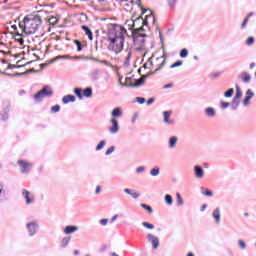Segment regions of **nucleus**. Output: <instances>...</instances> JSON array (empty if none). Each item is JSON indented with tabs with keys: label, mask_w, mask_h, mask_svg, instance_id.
<instances>
[{
	"label": "nucleus",
	"mask_w": 256,
	"mask_h": 256,
	"mask_svg": "<svg viewBox=\"0 0 256 256\" xmlns=\"http://www.w3.org/2000/svg\"><path fill=\"white\" fill-rule=\"evenodd\" d=\"M188 55H189V50H187V48H183L182 50H180L181 59L187 58Z\"/></svg>",
	"instance_id": "38"
},
{
	"label": "nucleus",
	"mask_w": 256,
	"mask_h": 256,
	"mask_svg": "<svg viewBox=\"0 0 256 256\" xmlns=\"http://www.w3.org/2000/svg\"><path fill=\"white\" fill-rule=\"evenodd\" d=\"M148 243H151L152 249H157L159 247V238L153 234H147L146 236Z\"/></svg>",
	"instance_id": "8"
},
{
	"label": "nucleus",
	"mask_w": 256,
	"mask_h": 256,
	"mask_svg": "<svg viewBox=\"0 0 256 256\" xmlns=\"http://www.w3.org/2000/svg\"><path fill=\"white\" fill-rule=\"evenodd\" d=\"M9 111H11V106L8 105L3 108V110L0 112L1 121L9 120Z\"/></svg>",
	"instance_id": "14"
},
{
	"label": "nucleus",
	"mask_w": 256,
	"mask_h": 256,
	"mask_svg": "<svg viewBox=\"0 0 256 256\" xmlns=\"http://www.w3.org/2000/svg\"><path fill=\"white\" fill-rule=\"evenodd\" d=\"M142 225L146 228V229H155V225L149 223V222H142Z\"/></svg>",
	"instance_id": "49"
},
{
	"label": "nucleus",
	"mask_w": 256,
	"mask_h": 256,
	"mask_svg": "<svg viewBox=\"0 0 256 256\" xmlns=\"http://www.w3.org/2000/svg\"><path fill=\"white\" fill-rule=\"evenodd\" d=\"M238 245L242 251H245V249H247V243H245L243 240H238Z\"/></svg>",
	"instance_id": "45"
},
{
	"label": "nucleus",
	"mask_w": 256,
	"mask_h": 256,
	"mask_svg": "<svg viewBox=\"0 0 256 256\" xmlns=\"http://www.w3.org/2000/svg\"><path fill=\"white\" fill-rule=\"evenodd\" d=\"M59 59H88L85 56H70V55H59L50 61V63H55V61H59Z\"/></svg>",
	"instance_id": "11"
},
{
	"label": "nucleus",
	"mask_w": 256,
	"mask_h": 256,
	"mask_svg": "<svg viewBox=\"0 0 256 256\" xmlns=\"http://www.w3.org/2000/svg\"><path fill=\"white\" fill-rule=\"evenodd\" d=\"M29 237H35L39 231V223L37 221H31L26 224Z\"/></svg>",
	"instance_id": "7"
},
{
	"label": "nucleus",
	"mask_w": 256,
	"mask_h": 256,
	"mask_svg": "<svg viewBox=\"0 0 256 256\" xmlns=\"http://www.w3.org/2000/svg\"><path fill=\"white\" fill-rule=\"evenodd\" d=\"M171 87H173V83H168L163 86V89H171Z\"/></svg>",
	"instance_id": "60"
},
{
	"label": "nucleus",
	"mask_w": 256,
	"mask_h": 256,
	"mask_svg": "<svg viewBox=\"0 0 256 256\" xmlns=\"http://www.w3.org/2000/svg\"><path fill=\"white\" fill-rule=\"evenodd\" d=\"M207 204H203L202 206H201V208H200V211L201 212H203V211H205L206 209H207Z\"/></svg>",
	"instance_id": "62"
},
{
	"label": "nucleus",
	"mask_w": 256,
	"mask_h": 256,
	"mask_svg": "<svg viewBox=\"0 0 256 256\" xmlns=\"http://www.w3.org/2000/svg\"><path fill=\"white\" fill-rule=\"evenodd\" d=\"M31 192H29L26 189L22 190V196L24 197V199L26 200V205H31V203H33L35 201L34 198H30Z\"/></svg>",
	"instance_id": "18"
},
{
	"label": "nucleus",
	"mask_w": 256,
	"mask_h": 256,
	"mask_svg": "<svg viewBox=\"0 0 256 256\" xmlns=\"http://www.w3.org/2000/svg\"><path fill=\"white\" fill-rule=\"evenodd\" d=\"M105 145H107V141L106 140H101L98 145L96 146V151H101V149H103V147H105Z\"/></svg>",
	"instance_id": "40"
},
{
	"label": "nucleus",
	"mask_w": 256,
	"mask_h": 256,
	"mask_svg": "<svg viewBox=\"0 0 256 256\" xmlns=\"http://www.w3.org/2000/svg\"><path fill=\"white\" fill-rule=\"evenodd\" d=\"M172 114H173V111H164L163 112V117H164L163 123L165 125H175V120L170 119Z\"/></svg>",
	"instance_id": "10"
},
{
	"label": "nucleus",
	"mask_w": 256,
	"mask_h": 256,
	"mask_svg": "<svg viewBox=\"0 0 256 256\" xmlns=\"http://www.w3.org/2000/svg\"><path fill=\"white\" fill-rule=\"evenodd\" d=\"M164 201L166 205H168V207H171V205H173V196H171L170 194H166L164 196Z\"/></svg>",
	"instance_id": "33"
},
{
	"label": "nucleus",
	"mask_w": 256,
	"mask_h": 256,
	"mask_svg": "<svg viewBox=\"0 0 256 256\" xmlns=\"http://www.w3.org/2000/svg\"><path fill=\"white\" fill-rule=\"evenodd\" d=\"M51 96H53V89L50 88V86L46 85L34 95V99L35 101H37V103H39L40 101H43L45 97Z\"/></svg>",
	"instance_id": "5"
},
{
	"label": "nucleus",
	"mask_w": 256,
	"mask_h": 256,
	"mask_svg": "<svg viewBox=\"0 0 256 256\" xmlns=\"http://www.w3.org/2000/svg\"><path fill=\"white\" fill-rule=\"evenodd\" d=\"M82 95L87 99L93 97V88L87 87L86 89L82 90Z\"/></svg>",
	"instance_id": "27"
},
{
	"label": "nucleus",
	"mask_w": 256,
	"mask_h": 256,
	"mask_svg": "<svg viewBox=\"0 0 256 256\" xmlns=\"http://www.w3.org/2000/svg\"><path fill=\"white\" fill-rule=\"evenodd\" d=\"M7 69H16V65L15 64H9L7 66Z\"/></svg>",
	"instance_id": "64"
},
{
	"label": "nucleus",
	"mask_w": 256,
	"mask_h": 256,
	"mask_svg": "<svg viewBox=\"0 0 256 256\" xmlns=\"http://www.w3.org/2000/svg\"><path fill=\"white\" fill-rule=\"evenodd\" d=\"M51 111L52 113H59V111H61V106H59V104L52 106Z\"/></svg>",
	"instance_id": "50"
},
{
	"label": "nucleus",
	"mask_w": 256,
	"mask_h": 256,
	"mask_svg": "<svg viewBox=\"0 0 256 256\" xmlns=\"http://www.w3.org/2000/svg\"><path fill=\"white\" fill-rule=\"evenodd\" d=\"M77 101V98L71 94H68L62 98V103L64 105H67V103H75Z\"/></svg>",
	"instance_id": "22"
},
{
	"label": "nucleus",
	"mask_w": 256,
	"mask_h": 256,
	"mask_svg": "<svg viewBox=\"0 0 256 256\" xmlns=\"http://www.w3.org/2000/svg\"><path fill=\"white\" fill-rule=\"evenodd\" d=\"M239 78L243 81V83H251V75L247 72H242L239 75Z\"/></svg>",
	"instance_id": "25"
},
{
	"label": "nucleus",
	"mask_w": 256,
	"mask_h": 256,
	"mask_svg": "<svg viewBox=\"0 0 256 256\" xmlns=\"http://www.w3.org/2000/svg\"><path fill=\"white\" fill-rule=\"evenodd\" d=\"M181 65H183V61L178 60V61L174 62L172 65H170V69H175V67H181Z\"/></svg>",
	"instance_id": "47"
},
{
	"label": "nucleus",
	"mask_w": 256,
	"mask_h": 256,
	"mask_svg": "<svg viewBox=\"0 0 256 256\" xmlns=\"http://www.w3.org/2000/svg\"><path fill=\"white\" fill-rule=\"evenodd\" d=\"M97 75H99V70H93L91 73V78L93 81H97Z\"/></svg>",
	"instance_id": "51"
},
{
	"label": "nucleus",
	"mask_w": 256,
	"mask_h": 256,
	"mask_svg": "<svg viewBox=\"0 0 256 256\" xmlns=\"http://www.w3.org/2000/svg\"><path fill=\"white\" fill-rule=\"evenodd\" d=\"M8 77H23V75H29V71L26 72H17L15 74H9L7 73Z\"/></svg>",
	"instance_id": "34"
},
{
	"label": "nucleus",
	"mask_w": 256,
	"mask_h": 256,
	"mask_svg": "<svg viewBox=\"0 0 256 256\" xmlns=\"http://www.w3.org/2000/svg\"><path fill=\"white\" fill-rule=\"evenodd\" d=\"M86 59H90L91 61H96V62H98V63H102L103 65H106L107 67H109V65H111V63L109 62V61H106V60H100V59H98V58H96V57H88V58H86Z\"/></svg>",
	"instance_id": "31"
},
{
	"label": "nucleus",
	"mask_w": 256,
	"mask_h": 256,
	"mask_svg": "<svg viewBox=\"0 0 256 256\" xmlns=\"http://www.w3.org/2000/svg\"><path fill=\"white\" fill-rule=\"evenodd\" d=\"M146 19H152L153 23H155V16L153 15H147Z\"/></svg>",
	"instance_id": "61"
},
{
	"label": "nucleus",
	"mask_w": 256,
	"mask_h": 256,
	"mask_svg": "<svg viewBox=\"0 0 256 256\" xmlns=\"http://www.w3.org/2000/svg\"><path fill=\"white\" fill-rule=\"evenodd\" d=\"M2 193L5 194V191H3V184L0 182V197Z\"/></svg>",
	"instance_id": "63"
},
{
	"label": "nucleus",
	"mask_w": 256,
	"mask_h": 256,
	"mask_svg": "<svg viewBox=\"0 0 256 256\" xmlns=\"http://www.w3.org/2000/svg\"><path fill=\"white\" fill-rule=\"evenodd\" d=\"M241 104V100H236L233 98V100L230 103V107L233 111H237L239 109V105Z\"/></svg>",
	"instance_id": "28"
},
{
	"label": "nucleus",
	"mask_w": 256,
	"mask_h": 256,
	"mask_svg": "<svg viewBox=\"0 0 256 256\" xmlns=\"http://www.w3.org/2000/svg\"><path fill=\"white\" fill-rule=\"evenodd\" d=\"M150 175H151L152 177H157V175H159V168H152V169L150 170Z\"/></svg>",
	"instance_id": "48"
},
{
	"label": "nucleus",
	"mask_w": 256,
	"mask_h": 256,
	"mask_svg": "<svg viewBox=\"0 0 256 256\" xmlns=\"http://www.w3.org/2000/svg\"><path fill=\"white\" fill-rule=\"evenodd\" d=\"M113 151H115V146H111L110 148H108L105 152V155H111V153H113Z\"/></svg>",
	"instance_id": "53"
},
{
	"label": "nucleus",
	"mask_w": 256,
	"mask_h": 256,
	"mask_svg": "<svg viewBox=\"0 0 256 256\" xmlns=\"http://www.w3.org/2000/svg\"><path fill=\"white\" fill-rule=\"evenodd\" d=\"M74 94L78 97V99H83V89L75 88Z\"/></svg>",
	"instance_id": "36"
},
{
	"label": "nucleus",
	"mask_w": 256,
	"mask_h": 256,
	"mask_svg": "<svg viewBox=\"0 0 256 256\" xmlns=\"http://www.w3.org/2000/svg\"><path fill=\"white\" fill-rule=\"evenodd\" d=\"M145 84V78L141 76L135 83H125L124 87H141V85Z\"/></svg>",
	"instance_id": "16"
},
{
	"label": "nucleus",
	"mask_w": 256,
	"mask_h": 256,
	"mask_svg": "<svg viewBox=\"0 0 256 256\" xmlns=\"http://www.w3.org/2000/svg\"><path fill=\"white\" fill-rule=\"evenodd\" d=\"M161 59H162V62L160 63L159 67H157L153 72H149L148 74L142 76L144 77L145 81H147V79H149L151 75H155L157 71H161L163 67H165V61H167V54L164 53V56L156 58V61H161Z\"/></svg>",
	"instance_id": "6"
},
{
	"label": "nucleus",
	"mask_w": 256,
	"mask_h": 256,
	"mask_svg": "<svg viewBox=\"0 0 256 256\" xmlns=\"http://www.w3.org/2000/svg\"><path fill=\"white\" fill-rule=\"evenodd\" d=\"M111 115H112L113 119H119V117L123 116V110H121V107H115L112 110Z\"/></svg>",
	"instance_id": "21"
},
{
	"label": "nucleus",
	"mask_w": 256,
	"mask_h": 256,
	"mask_svg": "<svg viewBox=\"0 0 256 256\" xmlns=\"http://www.w3.org/2000/svg\"><path fill=\"white\" fill-rule=\"evenodd\" d=\"M136 101L137 103H139V105H143V103H145V98L143 97H136Z\"/></svg>",
	"instance_id": "55"
},
{
	"label": "nucleus",
	"mask_w": 256,
	"mask_h": 256,
	"mask_svg": "<svg viewBox=\"0 0 256 256\" xmlns=\"http://www.w3.org/2000/svg\"><path fill=\"white\" fill-rule=\"evenodd\" d=\"M108 41L110 42L108 45L109 51H114L116 55H119V53L123 51V48L125 47V40L112 38L108 39Z\"/></svg>",
	"instance_id": "4"
},
{
	"label": "nucleus",
	"mask_w": 256,
	"mask_h": 256,
	"mask_svg": "<svg viewBox=\"0 0 256 256\" xmlns=\"http://www.w3.org/2000/svg\"><path fill=\"white\" fill-rule=\"evenodd\" d=\"M131 55H132V52L129 51L128 55L124 61V67H129L131 65Z\"/></svg>",
	"instance_id": "35"
},
{
	"label": "nucleus",
	"mask_w": 256,
	"mask_h": 256,
	"mask_svg": "<svg viewBox=\"0 0 256 256\" xmlns=\"http://www.w3.org/2000/svg\"><path fill=\"white\" fill-rule=\"evenodd\" d=\"M159 37H160V43L162 45V50H163V56L167 53L165 52V42L163 41V34H161V31H159Z\"/></svg>",
	"instance_id": "42"
},
{
	"label": "nucleus",
	"mask_w": 256,
	"mask_h": 256,
	"mask_svg": "<svg viewBox=\"0 0 256 256\" xmlns=\"http://www.w3.org/2000/svg\"><path fill=\"white\" fill-rule=\"evenodd\" d=\"M233 93H235V89L229 88L226 92H224V97L231 98L233 97Z\"/></svg>",
	"instance_id": "39"
},
{
	"label": "nucleus",
	"mask_w": 256,
	"mask_h": 256,
	"mask_svg": "<svg viewBox=\"0 0 256 256\" xmlns=\"http://www.w3.org/2000/svg\"><path fill=\"white\" fill-rule=\"evenodd\" d=\"M168 1V7L173 9L175 7V4L177 3V0H167Z\"/></svg>",
	"instance_id": "52"
},
{
	"label": "nucleus",
	"mask_w": 256,
	"mask_h": 256,
	"mask_svg": "<svg viewBox=\"0 0 256 256\" xmlns=\"http://www.w3.org/2000/svg\"><path fill=\"white\" fill-rule=\"evenodd\" d=\"M18 165L21 168V173H29V169L33 167V165L25 160H18Z\"/></svg>",
	"instance_id": "9"
},
{
	"label": "nucleus",
	"mask_w": 256,
	"mask_h": 256,
	"mask_svg": "<svg viewBox=\"0 0 256 256\" xmlns=\"http://www.w3.org/2000/svg\"><path fill=\"white\" fill-rule=\"evenodd\" d=\"M222 109H227V107H229V105H231L229 102H225V101H222L220 103Z\"/></svg>",
	"instance_id": "56"
},
{
	"label": "nucleus",
	"mask_w": 256,
	"mask_h": 256,
	"mask_svg": "<svg viewBox=\"0 0 256 256\" xmlns=\"http://www.w3.org/2000/svg\"><path fill=\"white\" fill-rule=\"evenodd\" d=\"M43 21H48V23L53 26H55V25H57V23H59V20L57 19V17H53V16L50 18L45 16V19H43Z\"/></svg>",
	"instance_id": "29"
},
{
	"label": "nucleus",
	"mask_w": 256,
	"mask_h": 256,
	"mask_svg": "<svg viewBox=\"0 0 256 256\" xmlns=\"http://www.w3.org/2000/svg\"><path fill=\"white\" fill-rule=\"evenodd\" d=\"M143 171H145V166H140L136 168V173H143Z\"/></svg>",
	"instance_id": "58"
},
{
	"label": "nucleus",
	"mask_w": 256,
	"mask_h": 256,
	"mask_svg": "<svg viewBox=\"0 0 256 256\" xmlns=\"http://www.w3.org/2000/svg\"><path fill=\"white\" fill-rule=\"evenodd\" d=\"M110 123L112 124V126L109 127L110 133H112L113 135H115V133H119V122L117 121V119L112 118L110 120Z\"/></svg>",
	"instance_id": "12"
},
{
	"label": "nucleus",
	"mask_w": 256,
	"mask_h": 256,
	"mask_svg": "<svg viewBox=\"0 0 256 256\" xmlns=\"http://www.w3.org/2000/svg\"><path fill=\"white\" fill-rule=\"evenodd\" d=\"M247 23H249V18H246L243 20V22L241 24L242 29H245V27H247Z\"/></svg>",
	"instance_id": "57"
},
{
	"label": "nucleus",
	"mask_w": 256,
	"mask_h": 256,
	"mask_svg": "<svg viewBox=\"0 0 256 256\" xmlns=\"http://www.w3.org/2000/svg\"><path fill=\"white\" fill-rule=\"evenodd\" d=\"M246 97L243 100V105L244 107H248L249 102L255 97V93H253V91H251V89H248L246 91Z\"/></svg>",
	"instance_id": "15"
},
{
	"label": "nucleus",
	"mask_w": 256,
	"mask_h": 256,
	"mask_svg": "<svg viewBox=\"0 0 256 256\" xmlns=\"http://www.w3.org/2000/svg\"><path fill=\"white\" fill-rule=\"evenodd\" d=\"M176 205L177 207H181V205H183V198L181 197V194L178 192L176 193Z\"/></svg>",
	"instance_id": "37"
},
{
	"label": "nucleus",
	"mask_w": 256,
	"mask_h": 256,
	"mask_svg": "<svg viewBox=\"0 0 256 256\" xmlns=\"http://www.w3.org/2000/svg\"><path fill=\"white\" fill-rule=\"evenodd\" d=\"M145 25H147V20H143L142 17L137 18L133 22L132 39L135 45H145L147 34L141 33V31H144L143 27Z\"/></svg>",
	"instance_id": "2"
},
{
	"label": "nucleus",
	"mask_w": 256,
	"mask_h": 256,
	"mask_svg": "<svg viewBox=\"0 0 256 256\" xmlns=\"http://www.w3.org/2000/svg\"><path fill=\"white\" fill-rule=\"evenodd\" d=\"M124 193H127V195H131L132 199H139L141 197V194L139 192H136L133 189L125 188Z\"/></svg>",
	"instance_id": "20"
},
{
	"label": "nucleus",
	"mask_w": 256,
	"mask_h": 256,
	"mask_svg": "<svg viewBox=\"0 0 256 256\" xmlns=\"http://www.w3.org/2000/svg\"><path fill=\"white\" fill-rule=\"evenodd\" d=\"M100 225H102V227H105V225H107V223H109V219L107 218H104V219H101L99 221Z\"/></svg>",
	"instance_id": "54"
},
{
	"label": "nucleus",
	"mask_w": 256,
	"mask_h": 256,
	"mask_svg": "<svg viewBox=\"0 0 256 256\" xmlns=\"http://www.w3.org/2000/svg\"><path fill=\"white\" fill-rule=\"evenodd\" d=\"M201 193L202 195H204L205 197H213V191L205 188V187H201Z\"/></svg>",
	"instance_id": "32"
},
{
	"label": "nucleus",
	"mask_w": 256,
	"mask_h": 256,
	"mask_svg": "<svg viewBox=\"0 0 256 256\" xmlns=\"http://www.w3.org/2000/svg\"><path fill=\"white\" fill-rule=\"evenodd\" d=\"M179 142V137L177 136H171L168 140V148L169 149H175L177 147V143Z\"/></svg>",
	"instance_id": "19"
},
{
	"label": "nucleus",
	"mask_w": 256,
	"mask_h": 256,
	"mask_svg": "<svg viewBox=\"0 0 256 256\" xmlns=\"http://www.w3.org/2000/svg\"><path fill=\"white\" fill-rule=\"evenodd\" d=\"M75 231H79V227L75 225H68L64 228L65 235H71V233H75Z\"/></svg>",
	"instance_id": "23"
},
{
	"label": "nucleus",
	"mask_w": 256,
	"mask_h": 256,
	"mask_svg": "<svg viewBox=\"0 0 256 256\" xmlns=\"http://www.w3.org/2000/svg\"><path fill=\"white\" fill-rule=\"evenodd\" d=\"M153 103H155V98H149L147 100V105H153Z\"/></svg>",
	"instance_id": "59"
},
{
	"label": "nucleus",
	"mask_w": 256,
	"mask_h": 256,
	"mask_svg": "<svg viewBox=\"0 0 256 256\" xmlns=\"http://www.w3.org/2000/svg\"><path fill=\"white\" fill-rule=\"evenodd\" d=\"M212 217L216 221L217 225H221V209L220 208H216L212 212Z\"/></svg>",
	"instance_id": "17"
},
{
	"label": "nucleus",
	"mask_w": 256,
	"mask_h": 256,
	"mask_svg": "<svg viewBox=\"0 0 256 256\" xmlns=\"http://www.w3.org/2000/svg\"><path fill=\"white\" fill-rule=\"evenodd\" d=\"M254 43H255V38L253 36H250V37L247 38L246 45L248 47H251V45H253Z\"/></svg>",
	"instance_id": "44"
},
{
	"label": "nucleus",
	"mask_w": 256,
	"mask_h": 256,
	"mask_svg": "<svg viewBox=\"0 0 256 256\" xmlns=\"http://www.w3.org/2000/svg\"><path fill=\"white\" fill-rule=\"evenodd\" d=\"M140 207H142V209H145V211H147L149 213H153V208H151V206H149L147 204H140Z\"/></svg>",
	"instance_id": "46"
},
{
	"label": "nucleus",
	"mask_w": 256,
	"mask_h": 256,
	"mask_svg": "<svg viewBox=\"0 0 256 256\" xmlns=\"http://www.w3.org/2000/svg\"><path fill=\"white\" fill-rule=\"evenodd\" d=\"M47 15L46 11L40 10L36 14H30L23 18L22 22H19V27L26 35H35L39 29H41V25H43V19Z\"/></svg>",
	"instance_id": "1"
},
{
	"label": "nucleus",
	"mask_w": 256,
	"mask_h": 256,
	"mask_svg": "<svg viewBox=\"0 0 256 256\" xmlns=\"http://www.w3.org/2000/svg\"><path fill=\"white\" fill-rule=\"evenodd\" d=\"M194 175L196 179H203L205 177V170H203V167L196 165L194 166Z\"/></svg>",
	"instance_id": "13"
},
{
	"label": "nucleus",
	"mask_w": 256,
	"mask_h": 256,
	"mask_svg": "<svg viewBox=\"0 0 256 256\" xmlns=\"http://www.w3.org/2000/svg\"><path fill=\"white\" fill-rule=\"evenodd\" d=\"M74 44L76 45L78 52L83 51V44L81 43V41H79V40H74Z\"/></svg>",
	"instance_id": "43"
},
{
	"label": "nucleus",
	"mask_w": 256,
	"mask_h": 256,
	"mask_svg": "<svg viewBox=\"0 0 256 256\" xmlns=\"http://www.w3.org/2000/svg\"><path fill=\"white\" fill-rule=\"evenodd\" d=\"M69 241H71V237H64L61 241V247H67L69 245Z\"/></svg>",
	"instance_id": "41"
},
{
	"label": "nucleus",
	"mask_w": 256,
	"mask_h": 256,
	"mask_svg": "<svg viewBox=\"0 0 256 256\" xmlns=\"http://www.w3.org/2000/svg\"><path fill=\"white\" fill-rule=\"evenodd\" d=\"M125 35L130 37L129 34H127V29H125V27L119 24H110L108 26V39H121L122 41H125Z\"/></svg>",
	"instance_id": "3"
},
{
	"label": "nucleus",
	"mask_w": 256,
	"mask_h": 256,
	"mask_svg": "<svg viewBox=\"0 0 256 256\" xmlns=\"http://www.w3.org/2000/svg\"><path fill=\"white\" fill-rule=\"evenodd\" d=\"M235 87H236V94L233 99L240 101L241 97H243V92H241V88H239V84H236Z\"/></svg>",
	"instance_id": "30"
},
{
	"label": "nucleus",
	"mask_w": 256,
	"mask_h": 256,
	"mask_svg": "<svg viewBox=\"0 0 256 256\" xmlns=\"http://www.w3.org/2000/svg\"><path fill=\"white\" fill-rule=\"evenodd\" d=\"M81 29H83L85 35H87L88 39L90 41H93V31H91V28H89V26L87 25H82Z\"/></svg>",
	"instance_id": "24"
},
{
	"label": "nucleus",
	"mask_w": 256,
	"mask_h": 256,
	"mask_svg": "<svg viewBox=\"0 0 256 256\" xmlns=\"http://www.w3.org/2000/svg\"><path fill=\"white\" fill-rule=\"evenodd\" d=\"M205 115L207 117L213 118V117H215V115H217V111H215V108H213V107H207L205 109Z\"/></svg>",
	"instance_id": "26"
}]
</instances>
